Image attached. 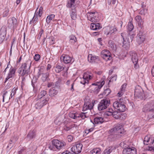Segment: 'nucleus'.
I'll use <instances>...</instances> for the list:
<instances>
[{
  "label": "nucleus",
  "instance_id": "20",
  "mask_svg": "<svg viewBox=\"0 0 154 154\" xmlns=\"http://www.w3.org/2000/svg\"><path fill=\"white\" fill-rule=\"evenodd\" d=\"M123 153V154H136V150L134 147L131 148H127L124 149Z\"/></svg>",
  "mask_w": 154,
  "mask_h": 154
},
{
  "label": "nucleus",
  "instance_id": "47",
  "mask_svg": "<svg viewBox=\"0 0 154 154\" xmlns=\"http://www.w3.org/2000/svg\"><path fill=\"white\" fill-rule=\"evenodd\" d=\"M112 115L116 119H118L119 117V114L116 111H114L112 113Z\"/></svg>",
  "mask_w": 154,
  "mask_h": 154
},
{
  "label": "nucleus",
  "instance_id": "62",
  "mask_svg": "<svg viewBox=\"0 0 154 154\" xmlns=\"http://www.w3.org/2000/svg\"><path fill=\"white\" fill-rule=\"evenodd\" d=\"M138 25L140 27H141L143 23V21L142 19L137 22Z\"/></svg>",
  "mask_w": 154,
  "mask_h": 154
},
{
  "label": "nucleus",
  "instance_id": "36",
  "mask_svg": "<svg viewBox=\"0 0 154 154\" xmlns=\"http://www.w3.org/2000/svg\"><path fill=\"white\" fill-rule=\"evenodd\" d=\"M91 152L92 154H100L101 152L100 149L98 148H96L94 149L91 151Z\"/></svg>",
  "mask_w": 154,
  "mask_h": 154
},
{
  "label": "nucleus",
  "instance_id": "52",
  "mask_svg": "<svg viewBox=\"0 0 154 154\" xmlns=\"http://www.w3.org/2000/svg\"><path fill=\"white\" fill-rule=\"evenodd\" d=\"M111 2L113 5L116 4L118 2V0H108V3L109 5L111 4Z\"/></svg>",
  "mask_w": 154,
  "mask_h": 154
},
{
  "label": "nucleus",
  "instance_id": "33",
  "mask_svg": "<svg viewBox=\"0 0 154 154\" xmlns=\"http://www.w3.org/2000/svg\"><path fill=\"white\" fill-rule=\"evenodd\" d=\"M113 146H110L106 148L104 151V154H109L114 149Z\"/></svg>",
  "mask_w": 154,
  "mask_h": 154
},
{
  "label": "nucleus",
  "instance_id": "37",
  "mask_svg": "<svg viewBox=\"0 0 154 154\" xmlns=\"http://www.w3.org/2000/svg\"><path fill=\"white\" fill-rule=\"evenodd\" d=\"M17 138L16 137L14 140L11 139L9 143V144L7 148H10V149H11L13 146V144H14L15 142L17 140Z\"/></svg>",
  "mask_w": 154,
  "mask_h": 154
},
{
  "label": "nucleus",
  "instance_id": "4",
  "mask_svg": "<svg viewBox=\"0 0 154 154\" xmlns=\"http://www.w3.org/2000/svg\"><path fill=\"white\" fill-rule=\"evenodd\" d=\"M121 99H119V101H116L113 104V107L120 112H123L125 110L126 107L124 102L122 101Z\"/></svg>",
  "mask_w": 154,
  "mask_h": 154
},
{
  "label": "nucleus",
  "instance_id": "15",
  "mask_svg": "<svg viewBox=\"0 0 154 154\" xmlns=\"http://www.w3.org/2000/svg\"><path fill=\"white\" fill-rule=\"evenodd\" d=\"M101 57L106 61L110 60L112 58L110 52L106 49L103 50L101 53Z\"/></svg>",
  "mask_w": 154,
  "mask_h": 154
},
{
  "label": "nucleus",
  "instance_id": "44",
  "mask_svg": "<svg viewBox=\"0 0 154 154\" xmlns=\"http://www.w3.org/2000/svg\"><path fill=\"white\" fill-rule=\"evenodd\" d=\"M8 93L7 91H5V92L4 93L3 95V100H2V101L4 102H5V97H6V98L7 99H10L11 97H9V96L7 95V94Z\"/></svg>",
  "mask_w": 154,
  "mask_h": 154
},
{
  "label": "nucleus",
  "instance_id": "14",
  "mask_svg": "<svg viewBox=\"0 0 154 154\" xmlns=\"http://www.w3.org/2000/svg\"><path fill=\"white\" fill-rule=\"evenodd\" d=\"M82 146V145L81 143L73 146L71 149L72 152H73L72 154H78L81 152Z\"/></svg>",
  "mask_w": 154,
  "mask_h": 154
},
{
  "label": "nucleus",
  "instance_id": "55",
  "mask_svg": "<svg viewBox=\"0 0 154 154\" xmlns=\"http://www.w3.org/2000/svg\"><path fill=\"white\" fill-rule=\"evenodd\" d=\"M43 8L42 7H41L39 9L38 12V15L40 17L43 13Z\"/></svg>",
  "mask_w": 154,
  "mask_h": 154
},
{
  "label": "nucleus",
  "instance_id": "53",
  "mask_svg": "<svg viewBox=\"0 0 154 154\" xmlns=\"http://www.w3.org/2000/svg\"><path fill=\"white\" fill-rule=\"evenodd\" d=\"M40 58V56L38 54H35L34 57V59L36 61H38Z\"/></svg>",
  "mask_w": 154,
  "mask_h": 154
},
{
  "label": "nucleus",
  "instance_id": "38",
  "mask_svg": "<svg viewBox=\"0 0 154 154\" xmlns=\"http://www.w3.org/2000/svg\"><path fill=\"white\" fill-rule=\"evenodd\" d=\"M97 57L92 56L91 54L89 55L88 57V60L91 63H93L97 59Z\"/></svg>",
  "mask_w": 154,
  "mask_h": 154
},
{
  "label": "nucleus",
  "instance_id": "17",
  "mask_svg": "<svg viewBox=\"0 0 154 154\" xmlns=\"http://www.w3.org/2000/svg\"><path fill=\"white\" fill-rule=\"evenodd\" d=\"M143 143L146 145H147L149 143L152 145L151 147L154 152V138L150 139L146 136L144 138Z\"/></svg>",
  "mask_w": 154,
  "mask_h": 154
},
{
  "label": "nucleus",
  "instance_id": "1",
  "mask_svg": "<svg viewBox=\"0 0 154 154\" xmlns=\"http://www.w3.org/2000/svg\"><path fill=\"white\" fill-rule=\"evenodd\" d=\"M124 132V128L122 124H117L113 128L109 131L110 135L109 138L112 139V140H114L121 137L122 134Z\"/></svg>",
  "mask_w": 154,
  "mask_h": 154
},
{
  "label": "nucleus",
  "instance_id": "27",
  "mask_svg": "<svg viewBox=\"0 0 154 154\" xmlns=\"http://www.w3.org/2000/svg\"><path fill=\"white\" fill-rule=\"evenodd\" d=\"M127 84L126 83L124 84L122 86L121 88V91L117 94L118 96L120 97L122 95L125 91V89L126 87Z\"/></svg>",
  "mask_w": 154,
  "mask_h": 154
},
{
  "label": "nucleus",
  "instance_id": "32",
  "mask_svg": "<svg viewBox=\"0 0 154 154\" xmlns=\"http://www.w3.org/2000/svg\"><path fill=\"white\" fill-rule=\"evenodd\" d=\"M70 16L72 19L75 20L77 18V14L75 9H72Z\"/></svg>",
  "mask_w": 154,
  "mask_h": 154
},
{
  "label": "nucleus",
  "instance_id": "64",
  "mask_svg": "<svg viewBox=\"0 0 154 154\" xmlns=\"http://www.w3.org/2000/svg\"><path fill=\"white\" fill-rule=\"evenodd\" d=\"M11 84L10 83H8L7 85L5 86V88L6 90L9 89L11 86Z\"/></svg>",
  "mask_w": 154,
  "mask_h": 154
},
{
  "label": "nucleus",
  "instance_id": "7",
  "mask_svg": "<svg viewBox=\"0 0 154 154\" xmlns=\"http://www.w3.org/2000/svg\"><path fill=\"white\" fill-rule=\"evenodd\" d=\"M110 104V100L107 99L101 100L98 105V109L99 111L106 109Z\"/></svg>",
  "mask_w": 154,
  "mask_h": 154
},
{
  "label": "nucleus",
  "instance_id": "2",
  "mask_svg": "<svg viewBox=\"0 0 154 154\" xmlns=\"http://www.w3.org/2000/svg\"><path fill=\"white\" fill-rule=\"evenodd\" d=\"M32 61L28 59L25 62L22 64L18 69V73L21 76L26 77L28 75L30 71Z\"/></svg>",
  "mask_w": 154,
  "mask_h": 154
},
{
  "label": "nucleus",
  "instance_id": "5",
  "mask_svg": "<svg viewBox=\"0 0 154 154\" xmlns=\"http://www.w3.org/2000/svg\"><path fill=\"white\" fill-rule=\"evenodd\" d=\"M98 84L95 83L92 84L91 85L92 91L95 94H97L100 91V88L104 84L105 81L104 80L101 79V81L97 82Z\"/></svg>",
  "mask_w": 154,
  "mask_h": 154
},
{
  "label": "nucleus",
  "instance_id": "19",
  "mask_svg": "<svg viewBox=\"0 0 154 154\" xmlns=\"http://www.w3.org/2000/svg\"><path fill=\"white\" fill-rule=\"evenodd\" d=\"M46 39V45H53L54 43V38L53 36H51L48 38H44L43 39V42L42 44L43 45L45 44V39Z\"/></svg>",
  "mask_w": 154,
  "mask_h": 154
},
{
  "label": "nucleus",
  "instance_id": "43",
  "mask_svg": "<svg viewBox=\"0 0 154 154\" xmlns=\"http://www.w3.org/2000/svg\"><path fill=\"white\" fill-rule=\"evenodd\" d=\"M111 92V91L110 90L109 88H107L104 90L103 93V95H104L105 96H107Z\"/></svg>",
  "mask_w": 154,
  "mask_h": 154
},
{
  "label": "nucleus",
  "instance_id": "61",
  "mask_svg": "<svg viewBox=\"0 0 154 154\" xmlns=\"http://www.w3.org/2000/svg\"><path fill=\"white\" fill-rule=\"evenodd\" d=\"M134 93L136 95L139 96L140 95V91L138 89H136L135 90Z\"/></svg>",
  "mask_w": 154,
  "mask_h": 154
},
{
  "label": "nucleus",
  "instance_id": "25",
  "mask_svg": "<svg viewBox=\"0 0 154 154\" xmlns=\"http://www.w3.org/2000/svg\"><path fill=\"white\" fill-rule=\"evenodd\" d=\"M104 121L103 118L101 117H97L94 118V123L93 124H100L102 123Z\"/></svg>",
  "mask_w": 154,
  "mask_h": 154
},
{
  "label": "nucleus",
  "instance_id": "12",
  "mask_svg": "<svg viewBox=\"0 0 154 154\" xmlns=\"http://www.w3.org/2000/svg\"><path fill=\"white\" fill-rule=\"evenodd\" d=\"M49 100L48 98L46 99L43 98L42 99H40L35 103V108L37 109H40L44 106L45 105Z\"/></svg>",
  "mask_w": 154,
  "mask_h": 154
},
{
  "label": "nucleus",
  "instance_id": "11",
  "mask_svg": "<svg viewBox=\"0 0 154 154\" xmlns=\"http://www.w3.org/2000/svg\"><path fill=\"white\" fill-rule=\"evenodd\" d=\"M18 25V22L16 19L12 17L9 19L8 20V26L14 29L16 28Z\"/></svg>",
  "mask_w": 154,
  "mask_h": 154
},
{
  "label": "nucleus",
  "instance_id": "59",
  "mask_svg": "<svg viewBox=\"0 0 154 154\" xmlns=\"http://www.w3.org/2000/svg\"><path fill=\"white\" fill-rule=\"evenodd\" d=\"M83 80L80 82V83L83 85H85V84H88V81L86 80V79H84L83 78Z\"/></svg>",
  "mask_w": 154,
  "mask_h": 154
},
{
  "label": "nucleus",
  "instance_id": "13",
  "mask_svg": "<svg viewBox=\"0 0 154 154\" xmlns=\"http://www.w3.org/2000/svg\"><path fill=\"white\" fill-rule=\"evenodd\" d=\"M69 116L70 118L75 119H77L79 117L84 119L88 116V115H87V112H82L80 114L70 112Z\"/></svg>",
  "mask_w": 154,
  "mask_h": 154
},
{
  "label": "nucleus",
  "instance_id": "41",
  "mask_svg": "<svg viewBox=\"0 0 154 154\" xmlns=\"http://www.w3.org/2000/svg\"><path fill=\"white\" fill-rule=\"evenodd\" d=\"M48 76V73H43L42 74V79L43 82L46 80Z\"/></svg>",
  "mask_w": 154,
  "mask_h": 154
},
{
  "label": "nucleus",
  "instance_id": "30",
  "mask_svg": "<svg viewBox=\"0 0 154 154\" xmlns=\"http://www.w3.org/2000/svg\"><path fill=\"white\" fill-rule=\"evenodd\" d=\"M38 9V8H37L36 11L35 13L34 16L33 17L32 20L30 21V23H31L32 22L33 24H35L37 21V20H38V12H36V11Z\"/></svg>",
  "mask_w": 154,
  "mask_h": 154
},
{
  "label": "nucleus",
  "instance_id": "48",
  "mask_svg": "<svg viewBox=\"0 0 154 154\" xmlns=\"http://www.w3.org/2000/svg\"><path fill=\"white\" fill-rule=\"evenodd\" d=\"M17 90V88H14L12 89V91H11L12 92L10 95V97H11V98H12V97L15 95V94L16 93Z\"/></svg>",
  "mask_w": 154,
  "mask_h": 154
},
{
  "label": "nucleus",
  "instance_id": "40",
  "mask_svg": "<svg viewBox=\"0 0 154 154\" xmlns=\"http://www.w3.org/2000/svg\"><path fill=\"white\" fill-rule=\"evenodd\" d=\"M35 135V132L33 131H30L27 135V137L30 139L34 137Z\"/></svg>",
  "mask_w": 154,
  "mask_h": 154
},
{
  "label": "nucleus",
  "instance_id": "16",
  "mask_svg": "<svg viewBox=\"0 0 154 154\" xmlns=\"http://www.w3.org/2000/svg\"><path fill=\"white\" fill-rule=\"evenodd\" d=\"M7 28L6 26H3L0 30V44L3 42L7 33Z\"/></svg>",
  "mask_w": 154,
  "mask_h": 154
},
{
  "label": "nucleus",
  "instance_id": "51",
  "mask_svg": "<svg viewBox=\"0 0 154 154\" xmlns=\"http://www.w3.org/2000/svg\"><path fill=\"white\" fill-rule=\"evenodd\" d=\"M147 10L145 8H143L139 12V14L142 15H144L147 13Z\"/></svg>",
  "mask_w": 154,
  "mask_h": 154
},
{
  "label": "nucleus",
  "instance_id": "22",
  "mask_svg": "<svg viewBox=\"0 0 154 154\" xmlns=\"http://www.w3.org/2000/svg\"><path fill=\"white\" fill-rule=\"evenodd\" d=\"M60 60L61 61L63 60L65 63L67 64L71 63L72 58L68 55L63 54L61 57Z\"/></svg>",
  "mask_w": 154,
  "mask_h": 154
},
{
  "label": "nucleus",
  "instance_id": "35",
  "mask_svg": "<svg viewBox=\"0 0 154 154\" xmlns=\"http://www.w3.org/2000/svg\"><path fill=\"white\" fill-rule=\"evenodd\" d=\"M55 17V15L54 14H51L50 15H48L47 16L46 22L47 24H49L51 20L54 18Z\"/></svg>",
  "mask_w": 154,
  "mask_h": 154
},
{
  "label": "nucleus",
  "instance_id": "56",
  "mask_svg": "<svg viewBox=\"0 0 154 154\" xmlns=\"http://www.w3.org/2000/svg\"><path fill=\"white\" fill-rule=\"evenodd\" d=\"M93 130V128H91L89 129H86L85 131V133L88 134L89 133L92 132Z\"/></svg>",
  "mask_w": 154,
  "mask_h": 154
},
{
  "label": "nucleus",
  "instance_id": "10",
  "mask_svg": "<svg viewBox=\"0 0 154 154\" xmlns=\"http://www.w3.org/2000/svg\"><path fill=\"white\" fill-rule=\"evenodd\" d=\"M88 19L90 21L96 22L99 20L98 14L96 12H90L87 13Z\"/></svg>",
  "mask_w": 154,
  "mask_h": 154
},
{
  "label": "nucleus",
  "instance_id": "58",
  "mask_svg": "<svg viewBox=\"0 0 154 154\" xmlns=\"http://www.w3.org/2000/svg\"><path fill=\"white\" fill-rule=\"evenodd\" d=\"M72 125H74V126L72 128V130H74L75 131H76L78 130L79 128V126L75 124Z\"/></svg>",
  "mask_w": 154,
  "mask_h": 154
},
{
  "label": "nucleus",
  "instance_id": "60",
  "mask_svg": "<svg viewBox=\"0 0 154 154\" xmlns=\"http://www.w3.org/2000/svg\"><path fill=\"white\" fill-rule=\"evenodd\" d=\"M43 33V29H42L39 33V34L38 35V38L39 39H40L41 38L42 35Z\"/></svg>",
  "mask_w": 154,
  "mask_h": 154
},
{
  "label": "nucleus",
  "instance_id": "28",
  "mask_svg": "<svg viewBox=\"0 0 154 154\" xmlns=\"http://www.w3.org/2000/svg\"><path fill=\"white\" fill-rule=\"evenodd\" d=\"M69 42L72 45H74L77 42L76 38L74 35H72L69 36Z\"/></svg>",
  "mask_w": 154,
  "mask_h": 154
},
{
  "label": "nucleus",
  "instance_id": "8",
  "mask_svg": "<svg viewBox=\"0 0 154 154\" xmlns=\"http://www.w3.org/2000/svg\"><path fill=\"white\" fill-rule=\"evenodd\" d=\"M121 36L123 39V47L127 50L129 48L130 46V43L128 37V35L125 33H122L121 34Z\"/></svg>",
  "mask_w": 154,
  "mask_h": 154
},
{
  "label": "nucleus",
  "instance_id": "23",
  "mask_svg": "<svg viewBox=\"0 0 154 154\" xmlns=\"http://www.w3.org/2000/svg\"><path fill=\"white\" fill-rule=\"evenodd\" d=\"M93 76V74L90 72H87L84 73L83 78L88 80L91 79Z\"/></svg>",
  "mask_w": 154,
  "mask_h": 154
},
{
  "label": "nucleus",
  "instance_id": "46",
  "mask_svg": "<svg viewBox=\"0 0 154 154\" xmlns=\"http://www.w3.org/2000/svg\"><path fill=\"white\" fill-rule=\"evenodd\" d=\"M9 12V9L8 8H6L5 9V11L3 14V16L4 17H6L8 14Z\"/></svg>",
  "mask_w": 154,
  "mask_h": 154
},
{
  "label": "nucleus",
  "instance_id": "6",
  "mask_svg": "<svg viewBox=\"0 0 154 154\" xmlns=\"http://www.w3.org/2000/svg\"><path fill=\"white\" fill-rule=\"evenodd\" d=\"M9 66H10L9 72L8 73V75L6 78L5 79V83L7 81L11 78H13L15 76V73L16 71V69L14 67H12L10 64L9 62L7 67L5 68L4 71V72H5L6 71V69L7 68H9Z\"/></svg>",
  "mask_w": 154,
  "mask_h": 154
},
{
  "label": "nucleus",
  "instance_id": "42",
  "mask_svg": "<svg viewBox=\"0 0 154 154\" xmlns=\"http://www.w3.org/2000/svg\"><path fill=\"white\" fill-rule=\"evenodd\" d=\"M133 28L134 26L132 23L131 22H128L127 26L128 30L130 31H131L133 29Z\"/></svg>",
  "mask_w": 154,
  "mask_h": 154
},
{
  "label": "nucleus",
  "instance_id": "26",
  "mask_svg": "<svg viewBox=\"0 0 154 154\" xmlns=\"http://www.w3.org/2000/svg\"><path fill=\"white\" fill-rule=\"evenodd\" d=\"M57 88H51L49 92V95L51 97H53L56 95L58 93Z\"/></svg>",
  "mask_w": 154,
  "mask_h": 154
},
{
  "label": "nucleus",
  "instance_id": "63",
  "mask_svg": "<svg viewBox=\"0 0 154 154\" xmlns=\"http://www.w3.org/2000/svg\"><path fill=\"white\" fill-rule=\"evenodd\" d=\"M68 141L71 142L73 139V137L71 135H69L67 137Z\"/></svg>",
  "mask_w": 154,
  "mask_h": 154
},
{
  "label": "nucleus",
  "instance_id": "49",
  "mask_svg": "<svg viewBox=\"0 0 154 154\" xmlns=\"http://www.w3.org/2000/svg\"><path fill=\"white\" fill-rule=\"evenodd\" d=\"M117 30V29L115 27H112V28H111L110 31L108 33L107 35H108L109 34H111L116 31Z\"/></svg>",
  "mask_w": 154,
  "mask_h": 154
},
{
  "label": "nucleus",
  "instance_id": "50",
  "mask_svg": "<svg viewBox=\"0 0 154 154\" xmlns=\"http://www.w3.org/2000/svg\"><path fill=\"white\" fill-rule=\"evenodd\" d=\"M74 126V125H70L69 126H65L64 127V130L66 131H69V130L71 129H72V127H73Z\"/></svg>",
  "mask_w": 154,
  "mask_h": 154
},
{
  "label": "nucleus",
  "instance_id": "21",
  "mask_svg": "<svg viewBox=\"0 0 154 154\" xmlns=\"http://www.w3.org/2000/svg\"><path fill=\"white\" fill-rule=\"evenodd\" d=\"M137 38V41L140 44L144 41L145 36L142 32L140 31Z\"/></svg>",
  "mask_w": 154,
  "mask_h": 154
},
{
  "label": "nucleus",
  "instance_id": "29",
  "mask_svg": "<svg viewBox=\"0 0 154 154\" xmlns=\"http://www.w3.org/2000/svg\"><path fill=\"white\" fill-rule=\"evenodd\" d=\"M64 67L63 66L57 64L55 67V70L56 72L59 73L64 69Z\"/></svg>",
  "mask_w": 154,
  "mask_h": 154
},
{
  "label": "nucleus",
  "instance_id": "3",
  "mask_svg": "<svg viewBox=\"0 0 154 154\" xmlns=\"http://www.w3.org/2000/svg\"><path fill=\"white\" fill-rule=\"evenodd\" d=\"M65 145V143L62 141H60L57 139H54L52 141V144L48 146V148L53 151H56V149H60L63 148Z\"/></svg>",
  "mask_w": 154,
  "mask_h": 154
},
{
  "label": "nucleus",
  "instance_id": "9",
  "mask_svg": "<svg viewBox=\"0 0 154 154\" xmlns=\"http://www.w3.org/2000/svg\"><path fill=\"white\" fill-rule=\"evenodd\" d=\"M129 54L132 61L134 64V68L136 69H138L139 67L138 64V58L137 54L135 51H132L130 52Z\"/></svg>",
  "mask_w": 154,
  "mask_h": 154
},
{
  "label": "nucleus",
  "instance_id": "34",
  "mask_svg": "<svg viewBox=\"0 0 154 154\" xmlns=\"http://www.w3.org/2000/svg\"><path fill=\"white\" fill-rule=\"evenodd\" d=\"M148 114V117L149 119L154 118V110L153 109H149Z\"/></svg>",
  "mask_w": 154,
  "mask_h": 154
},
{
  "label": "nucleus",
  "instance_id": "39",
  "mask_svg": "<svg viewBox=\"0 0 154 154\" xmlns=\"http://www.w3.org/2000/svg\"><path fill=\"white\" fill-rule=\"evenodd\" d=\"M47 94V92L45 91H41L38 96V98L41 99L42 97H44Z\"/></svg>",
  "mask_w": 154,
  "mask_h": 154
},
{
  "label": "nucleus",
  "instance_id": "57",
  "mask_svg": "<svg viewBox=\"0 0 154 154\" xmlns=\"http://www.w3.org/2000/svg\"><path fill=\"white\" fill-rule=\"evenodd\" d=\"M62 122L61 120H60L59 118H57L55 121L54 123L57 125H60L61 123Z\"/></svg>",
  "mask_w": 154,
  "mask_h": 154
},
{
  "label": "nucleus",
  "instance_id": "54",
  "mask_svg": "<svg viewBox=\"0 0 154 154\" xmlns=\"http://www.w3.org/2000/svg\"><path fill=\"white\" fill-rule=\"evenodd\" d=\"M117 79V76L116 75H115L113 76H112L110 80L109 81V82H113L116 80Z\"/></svg>",
  "mask_w": 154,
  "mask_h": 154
},
{
  "label": "nucleus",
  "instance_id": "18",
  "mask_svg": "<svg viewBox=\"0 0 154 154\" xmlns=\"http://www.w3.org/2000/svg\"><path fill=\"white\" fill-rule=\"evenodd\" d=\"M93 104L89 100H85V103L83 105L82 110L85 111L88 109L91 110L93 107Z\"/></svg>",
  "mask_w": 154,
  "mask_h": 154
},
{
  "label": "nucleus",
  "instance_id": "24",
  "mask_svg": "<svg viewBox=\"0 0 154 154\" xmlns=\"http://www.w3.org/2000/svg\"><path fill=\"white\" fill-rule=\"evenodd\" d=\"M99 23H92L91 24L90 28L93 30H98L102 28Z\"/></svg>",
  "mask_w": 154,
  "mask_h": 154
},
{
  "label": "nucleus",
  "instance_id": "45",
  "mask_svg": "<svg viewBox=\"0 0 154 154\" xmlns=\"http://www.w3.org/2000/svg\"><path fill=\"white\" fill-rule=\"evenodd\" d=\"M113 112V110L112 109H109L108 111H107L105 112V115L107 116H110L112 115V113Z\"/></svg>",
  "mask_w": 154,
  "mask_h": 154
},
{
  "label": "nucleus",
  "instance_id": "31",
  "mask_svg": "<svg viewBox=\"0 0 154 154\" xmlns=\"http://www.w3.org/2000/svg\"><path fill=\"white\" fill-rule=\"evenodd\" d=\"M108 44L110 48L112 50L115 51H116V46L113 41L109 40V41Z\"/></svg>",
  "mask_w": 154,
  "mask_h": 154
}]
</instances>
